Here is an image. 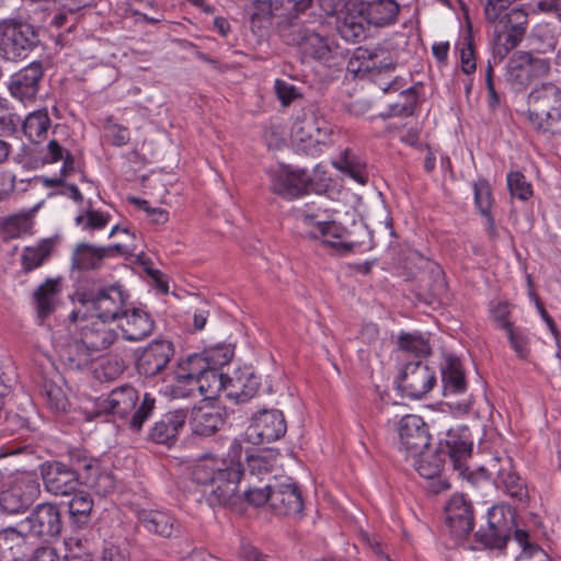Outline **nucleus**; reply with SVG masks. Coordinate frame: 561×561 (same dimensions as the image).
<instances>
[{
    "label": "nucleus",
    "instance_id": "nucleus-1",
    "mask_svg": "<svg viewBox=\"0 0 561 561\" xmlns=\"http://www.w3.org/2000/svg\"><path fill=\"white\" fill-rule=\"evenodd\" d=\"M243 476V468L238 458L229 456L219 458L214 455H204L194 465L192 479L197 484L210 485V496L208 501L214 504L227 505L234 504L241 497L239 484ZM273 484H266L264 488L248 486L242 496L253 506H262L265 503L271 505Z\"/></svg>",
    "mask_w": 561,
    "mask_h": 561
},
{
    "label": "nucleus",
    "instance_id": "nucleus-2",
    "mask_svg": "<svg viewBox=\"0 0 561 561\" xmlns=\"http://www.w3.org/2000/svg\"><path fill=\"white\" fill-rule=\"evenodd\" d=\"M473 442L468 426L459 425L449 428L445 439H440L437 448L433 453L423 451L415 457V469L421 477L434 479L439 476L446 458L450 460L453 467L461 477H468V459L472 454Z\"/></svg>",
    "mask_w": 561,
    "mask_h": 561
},
{
    "label": "nucleus",
    "instance_id": "nucleus-3",
    "mask_svg": "<svg viewBox=\"0 0 561 561\" xmlns=\"http://www.w3.org/2000/svg\"><path fill=\"white\" fill-rule=\"evenodd\" d=\"M325 31L323 16L319 15L312 21L296 20L285 23L280 28V36L286 44L298 46L305 55L329 62L337 46L330 41Z\"/></svg>",
    "mask_w": 561,
    "mask_h": 561
},
{
    "label": "nucleus",
    "instance_id": "nucleus-4",
    "mask_svg": "<svg viewBox=\"0 0 561 561\" xmlns=\"http://www.w3.org/2000/svg\"><path fill=\"white\" fill-rule=\"evenodd\" d=\"M138 401V391L130 385H123L113 389L106 398L99 399L96 413L113 414L121 419L133 413L128 426L133 432L138 433L151 416L156 408V398L150 393H145L140 404L136 408Z\"/></svg>",
    "mask_w": 561,
    "mask_h": 561
},
{
    "label": "nucleus",
    "instance_id": "nucleus-5",
    "mask_svg": "<svg viewBox=\"0 0 561 561\" xmlns=\"http://www.w3.org/2000/svg\"><path fill=\"white\" fill-rule=\"evenodd\" d=\"M296 219L300 225H313L316 231L323 238V242L339 251H350L355 247H373V234L368 227L363 222H353V227L358 230L364 238H352L353 232L335 221L320 220V215L317 211H308L307 209H298L296 211Z\"/></svg>",
    "mask_w": 561,
    "mask_h": 561
},
{
    "label": "nucleus",
    "instance_id": "nucleus-6",
    "mask_svg": "<svg viewBox=\"0 0 561 561\" xmlns=\"http://www.w3.org/2000/svg\"><path fill=\"white\" fill-rule=\"evenodd\" d=\"M478 477L492 479L497 488L503 489L516 502L526 503L528 500L527 486L515 472L512 459L508 456L491 458L477 472L470 471L467 479L474 483Z\"/></svg>",
    "mask_w": 561,
    "mask_h": 561
},
{
    "label": "nucleus",
    "instance_id": "nucleus-7",
    "mask_svg": "<svg viewBox=\"0 0 561 561\" xmlns=\"http://www.w3.org/2000/svg\"><path fill=\"white\" fill-rule=\"evenodd\" d=\"M527 103V119L537 130L547 131L561 119V90L553 83L535 88Z\"/></svg>",
    "mask_w": 561,
    "mask_h": 561
},
{
    "label": "nucleus",
    "instance_id": "nucleus-8",
    "mask_svg": "<svg viewBox=\"0 0 561 561\" xmlns=\"http://www.w3.org/2000/svg\"><path fill=\"white\" fill-rule=\"evenodd\" d=\"M37 30L25 22L2 25L0 34V57L8 61L25 59L39 44Z\"/></svg>",
    "mask_w": 561,
    "mask_h": 561
},
{
    "label": "nucleus",
    "instance_id": "nucleus-9",
    "mask_svg": "<svg viewBox=\"0 0 561 561\" xmlns=\"http://www.w3.org/2000/svg\"><path fill=\"white\" fill-rule=\"evenodd\" d=\"M79 302L92 312V318L105 322L118 320L126 310V298L117 285L101 288L96 293L79 294Z\"/></svg>",
    "mask_w": 561,
    "mask_h": 561
},
{
    "label": "nucleus",
    "instance_id": "nucleus-10",
    "mask_svg": "<svg viewBox=\"0 0 561 561\" xmlns=\"http://www.w3.org/2000/svg\"><path fill=\"white\" fill-rule=\"evenodd\" d=\"M41 494L38 479L33 474H21L0 492V510L7 514L25 512Z\"/></svg>",
    "mask_w": 561,
    "mask_h": 561
},
{
    "label": "nucleus",
    "instance_id": "nucleus-11",
    "mask_svg": "<svg viewBox=\"0 0 561 561\" xmlns=\"http://www.w3.org/2000/svg\"><path fill=\"white\" fill-rule=\"evenodd\" d=\"M488 530L481 527L476 534V541L484 548L503 549L511 538L514 529V513L503 505H494L488 512Z\"/></svg>",
    "mask_w": 561,
    "mask_h": 561
},
{
    "label": "nucleus",
    "instance_id": "nucleus-12",
    "mask_svg": "<svg viewBox=\"0 0 561 561\" xmlns=\"http://www.w3.org/2000/svg\"><path fill=\"white\" fill-rule=\"evenodd\" d=\"M435 383V371L420 359L407 363L398 378V388L412 399L422 398Z\"/></svg>",
    "mask_w": 561,
    "mask_h": 561
},
{
    "label": "nucleus",
    "instance_id": "nucleus-13",
    "mask_svg": "<svg viewBox=\"0 0 561 561\" xmlns=\"http://www.w3.org/2000/svg\"><path fill=\"white\" fill-rule=\"evenodd\" d=\"M44 75L43 62L32 61L10 77V94L23 104L33 103L39 92Z\"/></svg>",
    "mask_w": 561,
    "mask_h": 561
},
{
    "label": "nucleus",
    "instance_id": "nucleus-14",
    "mask_svg": "<svg viewBox=\"0 0 561 561\" xmlns=\"http://www.w3.org/2000/svg\"><path fill=\"white\" fill-rule=\"evenodd\" d=\"M286 431L287 424L283 412L264 409L253 415L247 435L253 444H267L282 438Z\"/></svg>",
    "mask_w": 561,
    "mask_h": 561
},
{
    "label": "nucleus",
    "instance_id": "nucleus-15",
    "mask_svg": "<svg viewBox=\"0 0 561 561\" xmlns=\"http://www.w3.org/2000/svg\"><path fill=\"white\" fill-rule=\"evenodd\" d=\"M42 477L47 492L55 496L72 495L83 483L81 473L69 469L61 461H54L42 467Z\"/></svg>",
    "mask_w": 561,
    "mask_h": 561
},
{
    "label": "nucleus",
    "instance_id": "nucleus-16",
    "mask_svg": "<svg viewBox=\"0 0 561 561\" xmlns=\"http://www.w3.org/2000/svg\"><path fill=\"white\" fill-rule=\"evenodd\" d=\"M30 531L44 540L59 538L62 531L61 512L54 503H42L26 517Z\"/></svg>",
    "mask_w": 561,
    "mask_h": 561
},
{
    "label": "nucleus",
    "instance_id": "nucleus-17",
    "mask_svg": "<svg viewBox=\"0 0 561 561\" xmlns=\"http://www.w3.org/2000/svg\"><path fill=\"white\" fill-rule=\"evenodd\" d=\"M370 24L363 9V0H348L336 20V30L347 42L358 43L366 38Z\"/></svg>",
    "mask_w": 561,
    "mask_h": 561
},
{
    "label": "nucleus",
    "instance_id": "nucleus-18",
    "mask_svg": "<svg viewBox=\"0 0 561 561\" xmlns=\"http://www.w3.org/2000/svg\"><path fill=\"white\" fill-rule=\"evenodd\" d=\"M400 448L410 456L420 455L430 445L428 427L419 415H404L398 424Z\"/></svg>",
    "mask_w": 561,
    "mask_h": 561
},
{
    "label": "nucleus",
    "instance_id": "nucleus-19",
    "mask_svg": "<svg viewBox=\"0 0 561 561\" xmlns=\"http://www.w3.org/2000/svg\"><path fill=\"white\" fill-rule=\"evenodd\" d=\"M173 356L174 346L171 341L154 340L137 356V371L145 377H154L167 368Z\"/></svg>",
    "mask_w": 561,
    "mask_h": 561
},
{
    "label": "nucleus",
    "instance_id": "nucleus-20",
    "mask_svg": "<svg viewBox=\"0 0 561 561\" xmlns=\"http://www.w3.org/2000/svg\"><path fill=\"white\" fill-rule=\"evenodd\" d=\"M271 190L283 198L293 199L314 191L306 170L280 169L271 178Z\"/></svg>",
    "mask_w": 561,
    "mask_h": 561
},
{
    "label": "nucleus",
    "instance_id": "nucleus-21",
    "mask_svg": "<svg viewBox=\"0 0 561 561\" xmlns=\"http://www.w3.org/2000/svg\"><path fill=\"white\" fill-rule=\"evenodd\" d=\"M69 461V469H76L78 473H81L83 484L104 493L114 488L112 476L101 472L99 460L89 457L85 451L71 450Z\"/></svg>",
    "mask_w": 561,
    "mask_h": 561
},
{
    "label": "nucleus",
    "instance_id": "nucleus-22",
    "mask_svg": "<svg viewBox=\"0 0 561 561\" xmlns=\"http://www.w3.org/2000/svg\"><path fill=\"white\" fill-rule=\"evenodd\" d=\"M445 513L446 523L455 537L463 538L473 529L472 505L462 494H456L450 497L446 504Z\"/></svg>",
    "mask_w": 561,
    "mask_h": 561
},
{
    "label": "nucleus",
    "instance_id": "nucleus-23",
    "mask_svg": "<svg viewBox=\"0 0 561 561\" xmlns=\"http://www.w3.org/2000/svg\"><path fill=\"white\" fill-rule=\"evenodd\" d=\"M79 337L94 356L108 348L117 337L116 332L106 325L105 321L90 317L79 324Z\"/></svg>",
    "mask_w": 561,
    "mask_h": 561
},
{
    "label": "nucleus",
    "instance_id": "nucleus-24",
    "mask_svg": "<svg viewBox=\"0 0 561 561\" xmlns=\"http://www.w3.org/2000/svg\"><path fill=\"white\" fill-rule=\"evenodd\" d=\"M270 496L271 508L277 515H299L304 510L301 492L295 482H276Z\"/></svg>",
    "mask_w": 561,
    "mask_h": 561
},
{
    "label": "nucleus",
    "instance_id": "nucleus-25",
    "mask_svg": "<svg viewBox=\"0 0 561 561\" xmlns=\"http://www.w3.org/2000/svg\"><path fill=\"white\" fill-rule=\"evenodd\" d=\"M329 131L327 121L313 108L304 110L291 127V138L297 142H320Z\"/></svg>",
    "mask_w": 561,
    "mask_h": 561
},
{
    "label": "nucleus",
    "instance_id": "nucleus-26",
    "mask_svg": "<svg viewBox=\"0 0 561 561\" xmlns=\"http://www.w3.org/2000/svg\"><path fill=\"white\" fill-rule=\"evenodd\" d=\"M495 23L503 24L505 53L518 46L526 34L528 26V12L524 7L507 9L502 13V18Z\"/></svg>",
    "mask_w": 561,
    "mask_h": 561
},
{
    "label": "nucleus",
    "instance_id": "nucleus-27",
    "mask_svg": "<svg viewBox=\"0 0 561 561\" xmlns=\"http://www.w3.org/2000/svg\"><path fill=\"white\" fill-rule=\"evenodd\" d=\"M118 320L124 339L130 342L146 339L154 329V321L151 316L138 308L125 310Z\"/></svg>",
    "mask_w": 561,
    "mask_h": 561
},
{
    "label": "nucleus",
    "instance_id": "nucleus-28",
    "mask_svg": "<svg viewBox=\"0 0 561 561\" xmlns=\"http://www.w3.org/2000/svg\"><path fill=\"white\" fill-rule=\"evenodd\" d=\"M188 409L180 408L167 412L154 423L149 433V438L157 444H169L175 439L187 420Z\"/></svg>",
    "mask_w": 561,
    "mask_h": 561
},
{
    "label": "nucleus",
    "instance_id": "nucleus-29",
    "mask_svg": "<svg viewBox=\"0 0 561 561\" xmlns=\"http://www.w3.org/2000/svg\"><path fill=\"white\" fill-rule=\"evenodd\" d=\"M136 517L139 527L161 538H170L176 529V519L165 511L141 508Z\"/></svg>",
    "mask_w": 561,
    "mask_h": 561
},
{
    "label": "nucleus",
    "instance_id": "nucleus-30",
    "mask_svg": "<svg viewBox=\"0 0 561 561\" xmlns=\"http://www.w3.org/2000/svg\"><path fill=\"white\" fill-rule=\"evenodd\" d=\"M34 549V543L27 534L15 527H8L0 531V552L11 561H22Z\"/></svg>",
    "mask_w": 561,
    "mask_h": 561
},
{
    "label": "nucleus",
    "instance_id": "nucleus-31",
    "mask_svg": "<svg viewBox=\"0 0 561 561\" xmlns=\"http://www.w3.org/2000/svg\"><path fill=\"white\" fill-rule=\"evenodd\" d=\"M224 425L220 411L209 404L194 407L191 410L190 426L192 433L198 436H211Z\"/></svg>",
    "mask_w": 561,
    "mask_h": 561
},
{
    "label": "nucleus",
    "instance_id": "nucleus-32",
    "mask_svg": "<svg viewBox=\"0 0 561 561\" xmlns=\"http://www.w3.org/2000/svg\"><path fill=\"white\" fill-rule=\"evenodd\" d=\"M363 9L368 23L377 27L393 24L400 12L396 0H363Z\"/></svg>",
    "mask_w": 561,
    "mask_h": 561
},
{
    "label": "nucleus",
    "instance_id": "nucleus-33",
    "mask_svg": "<svg viewBox=\"0 0 561 561\" xmlns=\"http://www.w3.org/2000/svg\"><path fill=\"white\" fill-rule=\"evenodd\" d=\"M231 357L232 353L227 351L221 359L214 358V362L210 363L209 368L205 369L201 377L196 379L195 386L197 387L199 394L211 397L221 388L227 390L228 386H226L224 382V375L219 373L217 366L228 364Z\"/></svg>",
    "mask_w": 561,
    "mask_h": 561
},
{
    "label": "nucleus",
    "instance_id": "nucleus-34",
    "mask_svg": "<svg viewBox=\"0 0 561 561\" xmlns=\"http://www.w3.org/2000/svg\"><path fill=\"white\" fill-rule=\"evenodd\" d=\"M216 357V351L207 354H191L178 364L175 377L179 380H187L190 383H196V379L209 368Z\"/></svg>",
    "mask_w": 561,
    "mask_h": 561
},
{
    "label": "nucleus",
    "instance_id": "nucleus-35",
    "mask_svg": "<svg viewBox=\"0 0 561 561\" xmlns=\"http://www.w3.org/2000/svg\"><path fill=\"white\" fill-rule=\"evenodd\" d=\"M442 382L445 394H458L465 392L467 383L461 363L458 357L454 355H447L445 357V364L442 367Z\"/></svg>",
    "mask_w": 561,
    "mask_h": 561
},
{
    "label": "nucleus",
    "instance_id": "nucleus-36",
    "mask_svg": "<svg viewBox=\"0 0 561 561\" xmlns=\"http://www.w3.org/2000/svg\"><path fill=\"white\" fill-rule=\"evenodd\" d=\"M261 386V378L253 373H242L229 380L227 397L237 402H247L253 398Z\"/></svg>",
    "mask_w": 561,
    "mask_h": 561
},
{
    "label": "nucleus",
    "instance_id": "nucleus-37",
    "mask_svg": "<svg viewBox=\"0 0 561 561\" xmlns=\"http://www.w3.org/2000/svg\"><path fill=\"white\" fill-rule=\"evenodd\" d=\"M72 495L69 502V520L73 527L81 529L90 523L93 500L85 491L78 490Z\"/></svg>",
    "mask_w": 561,
    "mask_h": 561
},
{
    "label": "nucleus",
    "instance_id": "nucleus-38",
    "mask_svg": "<svg viewBox=\"0 0 561 561\" xmlns=\"http://www.w3.org/2000/svg\"><path fill=\"white\" fill-rule=\"evenodd\" d=\"M60 358L70 369H81L93 360L94 354L77 337L61 347Z\"/></svg>",
    "mask_w": 561,
    "mask_h": 561
},
{
    "label": "nucleus",
    "instance_id": "nucleus-39",
    "mask_svg": "<svg viewBox=\"0 0 561 561\" xmlns=\"http://www.w3.org/2000/svg\"><path fill=\"white\" fill-rule=\"evenodd\" d=\"M60 293L58 280L47 279L34 291L37 314L41 319L47 318L55 309Z\"/></svg>",
    "mask_w": 561,
    "mask_h": 561
},
{
    "label": "nucleus",
    "instance_id": "nucleus-40",
    "mask_svg": "<svg viewBox=\"0 0 561 561\" xmlns=\"http://www.w3.org/2000/svg\"><path fill=\"white\" fill-rule=\"evenodd\" d=\"M50 127V118L46 108L30 113L23 121L24 135L34 142H39Z\"/></svg>",
    "mask_w": 561,
    "mask_h": 561
},
{
    "label": "nucleus",
    "instance_id": "nucleus-41",
    "mask_svg": "<svg viewBox=\"0 0 561 561\" xmlns=\"http://www.w3.org/2000/svg\"><path fill=\"white\" fill-rule=\"evenodd\" d=\"M333 165L359 184L364 185L368 181L365 164L351 149H345L340 157L333 161Z\"/></svg>",
    "mask_w": 561,
    "mask_h": 561
},
{
    "label": "nucleus",
    "instance_id": "nucleus-42",
    "mask_svg": "<svg viewBox=\"0 0 561 561\" xmlns=\"http://www.w3.org/2000/svg\"><path fill=\"white\" fill-rule=\"evenodd\" d=\"M556 49V38L546 26H537L528 37V50L525 54L552 57Z\"/></svg>",
    "mask_w": 561,
    "mask_h": 561
},
{
    "label": "nucleus",
    "instance_id": "nucleus-43",
    "mask_svg": "<svg viewBox=\"0 0 561 561\" xmlns=\"http://www.w3.org/2000/svg\"><path fill=\"white\" fill-rule=\"evenodd\" d=\"M72 268L94 270L102 264L103 254L100 247H93L88 243H79L72 254Z\"/></svg>",
    "mask_w": 561,
    "mask_h": 561
},
{
    "label": "nucleus",
    "instance_id": "nucleus-44",
    "mask_svg": "<svg viewBox=\"0 0 561 561\" xmlns=\"http://www.w3.org/2000/svg\"><path fill=\"white\" fill-rule=\"evenodd\" d=\"M54 248L51 239H44L34 247H27L22 254L24 271L31 272L39 267L50 255Z\"/></svg>",
    "mask_w": 561,
    "mask_h": 561
},
{
    "label": "nucleus",
    "instance_id": "nucleus-45",
    "mask_svg": "<svg viewBox=\"0 0 561 561\" xmlns=\"http://www.w3.org/2000/svg\"><path fill=\"white\" fill-rule=\"evenodd\" d=\"M41 394L49 410L55 413L65 412L69 405L68 398L62 388L51 380H45Z\"/></svg>",
    "mask_w": 561,
    "mask_h": 561
},
{
    "label": "nucleus",
    "instance_id": "nucleus-46",
    "mask_svg": "<svg viewBox=\"0 0 561 561\" xmlns=\"http://www.w3.org/2000/svg\"><path fill=\"white\" fill-rule=\"evenodd\" d=\"M117 232H123L127 234L130 239V242L125 243H116L108 247H100V250L102 251L103 259L105 257H113L118 255H134L137 245L134 243L135 240V233L130 232L128 228H121L119 226H114L111 230L110 237H113Z\"/></svg>",
    "mask_w": 561,
    "mask_h": 561
},
{
    "label": "nucleus",
    "instance_id": "nucleus-47",
    "mask_svg": "<svg viewBox=\"0 0 561 561\" xmlns=\"http://www.w3.org/2000/svg\"><path fill=\"white\" fill-rule=\"evenodd\" d=\"M531 79L545 77L550 72L551 57L518 53Z\"/></svg>",
    "mask_w": 561,
    "mask_h": 561
},
{
    "label": "nucleus",
    "instance_id": "nucleus-48",
    "mask_svg": "<svg viewBox=\"0 0 561 561\" xmlns=\"http://www.w3.org/2000/svg\"><path fill=\"white\" fill-rule=\"evenodd\" d=\"M398 344L402 352L412 353L416 356H426L431 353L427 340L421 335L402 333L399 335Z\"/></svg>",
    "mask_w": 561,
    "mask_h": 561
},
{
    "label": "nucleus",
    "instance_id": "nucleus-49",
    "mask_svg": "<svg viewBox=\"0 0 561 561\" xmlns=\"http://www.w3.org/2000/svg\"><path fill=\"white\" fill-rule=\"evenodd\" d=\"M31 228V219L27 215L16 214L4 218L1 229L7 238L14 239L27 232Z\"/></svg>",
    "mask_w": 561,
    "mask_h": 561
},
{
    "label": "nucleus",
    "instance_id": "nucleus-50",
    "mask_svg": "<svg viewBox=\"0 0 561 561\" xmlns=\"http://www.w3.org/2000/svg\"><path fill=\"white\" fill-rule=\"evenodd\" d=\"M505 78L506 81L517 90H520L530 83L531 78L518 54L517 58L510 62Z\"/></svg>",
    "mask_w": 561,
    "mask_h": 561
},
{
    "label": "nucleus",
    "instance_id": "nucleus-51",
    "mask_svg": "<svg viewBox=\"0 0 561 561\" xmlns=\"http://www.w3.org/2000/svg\"><path fill=\"white\" fill-rule=\"evenodd\" d=\"M507 187L511 196L520 201H527L533 196L531 184L518 171L507 174Z\"/></svg>",
    "mask_w": 561,
    "mask_h": 561
},
{
    "label": "nucleus",
    "instance_id": "nucleus-52",
    "mask_svg": "<svg viewBox=\"0 0 561 561\" xmlns=\"http://www.w3.org/2000/svg\"><path fill=\"white\" fill-rule=\"evenodd\" d=\"M460 61H461V70L466 75H471L477 69L476 58H474V49H473V38L472 34L468 32L461 42L460 48Z\"/></svg>",
    "mask_w": 561,
    "mask_h": 561
},
{
    "label": "nucleus",
    "instance_id": "nucleus-53",
    "mask_svg": "<svg viewBox=\"0 0 561 561\" xmlns=\"http://www.w3.org/2000/svg\"><path fill=\"white\" fill-rule=\"evenodd\" d=\"M136 2L140 8H131L130 11L144 22L157 24L164 19L163 13L154 7L153 2L146 0H136Z\"/></svg>",
    "mask_w": 561,
    "mask_h": 561
},
{
    "label": "nucleus",
    "instance_id": "nucleus-54",
    "mask_svg": "<svg viewBox=\"0 0 561 561\" xmlns=\"http://www.w3.org/2000/svg\"><path fill=\"white\" fill-rule=\"evenodd\" d=\"M378 57L377 50H370L368 48L358 47L354 53L356 60L367 61L365 69L378 68L380 70L393 69L392 62H377L375 59Z\"/></svg>",
    "mask_w": 561,
    "mask_h": 561
},
{
    "label": "nucleus",
    "instance_id": "nucleus-55",
    "mask_svg": "<svg viewBox=\"0 0 561 561\" xmlns=\"http://www.w3.org/2000/svg\"><path fill=\"white\" fill-rule=\"evenodd\" d=\"M404 102H397L390 105V115L393 116H410L414 112L416 95L412 91L408 90L401 93Z\"/></svg>",
    "mask_w": 561,
    "mask_h": 561
},
{
    "label": "nucleus",
    "instance_id": "nucleus-56",
    "mask_svg": "<svg viewBox=\"0 0 561 561\" xmlns=\"http://www.w3.org/2000/svg\"><path fill=\"white\" fill-rule=\"evenodd\" d=\"M474 201L481 214L489 215L492 206V194L489 185L485 182L474 184Z\"/></svg>",
    "mask_w": 561,
    "mask_h": 561
},
{
    "label": "nucleus",
    "instance_id": "nucleus-57",
    "mask_svg": "<svg viewBox=\"0 0 561 561\" xmlns=\"http://www.w3.org/2000/svg\"><path fill=\"white\" fill-rule=\"evenodd\" d=\"M198 389L195 383H190L187 380H179L170 387V396L172 399H195L197 398Z\"/></svg>",
    "mask_w": 561,
    "mask_h": 561
},
{
    "label": "nucleus",
    "instance_id": "nucleus-58",
    "mask_svg": "<svg viewBox=\"0 0 561 561\" xmlns=\"http://www.w3.org/2000/svg\"><path fill=\"white\" fill-rule=\"evenodd\" d=\"M275 92L283 106H288L295 99L300 96L295 85L280 79L275 81Z\"/></svg>",
    "mask_w": 561,
    "mask_h": 561
},
{
    "label": "nucleus",
    "instance_id": "nucleus-59",
    "mask_svg": "<svg viewBox=\"0 0 561 561\" xmlns=\"http://www.w3.org/2000/svg\"><path fill=\"white\" fill-rule=\"evenodd\" d=\"M248 468L250 476L267 474L272 470V465L266 457L260 455H251L248 458Z\"/></svg>",
    "mask_w": 561,
    "mask_h": 561
},
{
    "label": "nucleus",
    "instance_id": "nucleus-60",
    "mask_svg": "<svg viewBox=\"0 0 561 561\" xmlns=\"http://www.w3.org/2000/svg\"><path fill=\"white\" fill-rule=\"evenodd\" d=\"M98 561H128L127 554L125 551L112 543V542H105L101 550V554L99 557Z\"/></svg>",
    "mask_w": 561,
    "mask_h": 561
},
{
    "label": "nucleus",
    "instance_id": "nucleus-61",
    "mask_svg": "<svg viewBox=\"0 0 561 561\" xmlns=\"http://www.w3.org/2000/svg\"><path fill=\"white\" fill-rule=\"evenodd\" d=\"M505 330L508 335V340L511 342L512 347L515 350V352L520 356L524 357L526 355V344L527 341L525 336L513 329L512 323H505Z\"/></svg>",
    "mask_w": 561,
    "mask_h": 561
},
{
    "label": "nucleus",
    "instance_id": "nucleus-62",
    "mask_svg": "<svg viewBox=\"0 0 561 561\" xmlns=\"http://www.w3.org/2000/svg\"><path fill=\"white\" fill-rule=\"evenodd\" d=\"M32 552L33 554L28 561H59V554L53 547H39L35 550L33 549Z\"/></svg>",
    "mask_w": 561,
    "mask_h": 561
},
{
    "label": "nucleus",
    "instance_id": "nucleus-63",
    "mask_svg": "<svg viewBox=\"0 0 561 561\" xmlns=\"http://www.w3.org/2000/svg\"><path fill=\"white\" fill-rule=\"evenodd\" d=\"M108 216L104 215L98 210H88L87 211V224L85 228L89 229H102L104 228L108 222Z\"/></svg>",
    "mask_w": 561,
    "mask_h": 561
},
{
    "label": "nucleus",
    "instance_id": "nucleus-64",
    "mask_svg": "<svg viewBox=\"0 0 561 561\" xmlns=\"http://www.w3.org/2000/svg\"><path fill=\"white\" fill-rule=\"evenodd\" d=\"M253 12L251 13L252 20L256 18L271 16L273 14V1L272 0H253L252 1Z\"/></svg>",
    "mask_w": 561,
    "mask_h": 561
}]
</instances>
